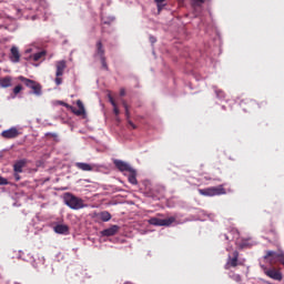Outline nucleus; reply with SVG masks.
Segmentation results:
<instances>
[{"label": "nucleus", "mask_w": 284, "mask_h": 284, "mask_svg": "<svg viewBox=\"0 0 284 284\" xmlns=\"http://www.w3.org/2000/svg\"><path fill=\"white\" fill-rule=\"evenodd\" d=\"M64 202L71 210H83L85 207L83 200L72 193L64 194Z\"/></svg>", "instance_id": "f257e3e1"}, {"label": "nucleus", "mask_w": 284, "mask_h": 284, "mask_svg": "<svg viewBox=\"0 0 284 284\" xmlns=\"http://www.w3.org/2000/svg\"><path fill=\"white\" fill-rule=\"evenodd\" d=\"M197 192L201 194V196H222L223 194L227 193L223 185L200 189Z\"/></svg>", "instance_id": "f03ea898"}, {"label": "nucleus", "mask_w": 284, "mask_h": 284, "mask_svg": "<svg viewBox=\"0 0 284 284\" xmlns=\"http://www.w3.org/2000/svg\"><path fill=\"white\" fill-rule=\"evenodd\" d=\"M68 68V62L65 60H60L55 62V84L61 85L63 83V73Z\"/></svg>", "instance_id": "7ed1b4c3"}, {"label": "nucleus", "mask_w": 284, "mask_h": 284, "mask_svg": "<svg viewBox=\"0 0 284 284\" xmlns=\"http://www.w3.org/2000/svg\"><path fill=\"white\" fill-rule=\"evenodd\" d=\"M18 80L24 83L27 88L33 90V94H36L37 97H41V85L39 84V82L30 80L23 75L18 77Z\"/></svg>", "instance_id": "20e7f679"}, {"label": "nucleus", "mask_w": 284, "mask_h": 284, "mask_svg": "<svg viewBox=\"0 0 284 284\" xmlns=\"http://www.w3.org/2000/svg\"><path fill=\"white\" fill-rule=\"evenodd\" d=\"M175 222H176V217H174V216H171L169 219H163V220L159 219V217H151L149 220L150 225H156L159 227H163V226L168 227V226L172 225V223H175Z\"/></svg>", "instance_id": "39448f33"}, {"label": "nucleus", "mask_w": 284, "mask_h": 284, "mask_svg": "<svg viewBox=\"0 0 284 284\" xmlns=\"http://www.w3.org/2000/svg\"><path fill=\"white\" fill-rule=\"evenodd\" d=\"M264 274L268 276V278H272L273 281H283V273H281V271L276 270L275 267H265Z\"/></svg>", "instance_id": "423d86ee"}, {"label": "nucleus", "mask_w": 284, "mask_h": 284, "mask_svg": "<svg viewBox=\"0 0 284 284\" xmlns=\"http://www.w3.org/2000/svg\"><path fill=\"white\" fill-rule=\"evenodd\" d=\"M77 105L79 110L64 103V106L70 108L71 112H73L75 116H83V114H85V106L83 105V102L81 100H77Z\"/></svg>", "instance_id": "0eeeda50"}, {"label": "nucleus", "mask_w": 284, "mask_h": 284, "mask_svg": "<svg viewBox=\"0 0 284 284\" xmlns=\"http://www.w3.org/2000/svg\"><path fill=\"white\" fill-rule=\"evenodd\" d=\"M19 134H21V132H19V129L14 126L1 132L2 139H17Z\"/></svg>", "instance_id": "6e6552de"}, {"label": "nucleus", "mask_w": 284, "mask_h": 284, "mask_svg": "<svg viewBox=\"0 0 284 284\" xmlns=\"http://www.w3.org/2000/svg\"><path fill=\"white\" fill-rule=\"evenodd\" d=\"M237 265H239V251H234L233 256L229 255V258L224 268L230 270V267H237Z\"/></svg>", "instance_id": "1a4fd4ad"}, {"label": "nucleus", "mask_w": 284, "mask_h": 284, "mask_svg": "<svg viewBox=\"0 0 284 284\" xmlns=\"http://www.w3.org/2000/svg\"><path fill=\"white\" fill-rule=\"evenodd\" d=\"M113 165L120 171V172H131L133 168H131L126 162L123 160H113Z\"/></svg>", "instance_id": "9d476101"}, {"label": "nucleus", "mask_w": 284, "mask_h": 284, "mask_svg": "<svg viewBox=\"0 0 284 284\" xmlns=\"http://www.w3.org/2000/svg\"><path fill=\"white\" fill-rule=\"evenodd\" d=\"M10 52V61H12V63H19V61H21V53L19 52V48L12 47Z\"/></svg>", "instance_id": "9b49d317"}, {"label": "nucleus", "mask_w": 284, "mask_h": 284, "mask_svg": "<svg viewBox=\"0 0 284 284\" xmlns=\"http://www.w3.org/2000/svg\"><path fill=\"white\" fill-rule=\"evenodd\" d=\"M95 57H99V59L105 57V48H103V41L101 40L95 43Z\"/></svg>", "instance_id": "f8f14e48"}, {"label": "nucleus", "mask_w": 284, "mask_h": 284, "mask_svg": "<svg viewBox=\"0 0 284 284\" xmlns=\"http://www.w3.org/2000/svg\"><path fill=\"white\" fill-rule=\"evenodd\" d=\"M119 232V225H112L101 232L102 236H114Z\"/></svg>", "instance_id": "ddd939ff"}, {"label": "nucleus", "mask_w": 284, "mask_h": 284, "mask_svg": "<svg viewBox=\"0 0 284 284\" xmlns=\"http://www.w3.org/2000/svg\"><path fill=\"white\" fill-rule=\"evenodd\" d=\"M75 168H78V170H82V172H92V170H94V166L83 162H77Z\"/></svg>", "instance_id": "4468645a"}, {"label": "nucleus", "mask_w": 284, "mask_h": 284, "mask_svg": "<svg viewBox=\"0 0 284 284\" xmlns=\"http://www.w3.org/2000/svg\"><path fill=\"white\" fill-rule=\"evenodd\" d=\"M68 232H70V227L65 224H58L54 226L55 234H68Z\"/></svg>", "instance_id": "2eb2a0df"}, {"label": "nucleus", "mask_w": 284, "mask_h": 284, "mask_svg": "<svg viewBox=\"0 0 284 284\" xmlns=\"http://www.w3.org/2000/svg\"><path fill=\"white\" fill-rule=\"evenodd\" d=\"M128 181L131 183V185H139V181L136 180V170L133 169L129 171Z\"/></svg>", "instance_id": "dca6fc26"}, {"label": "nucleus", "mask_w": 284, "mask_h": 284, "mask_svg": "<svg viewBox=\"0 0 284 284\" xmlns=\"http://www.w3.org/2000/svg\"><path fill=\"white\" fill-rule=\"evenodd\" d=\"M11 87H12L11 77L0 78V88H11Z\"/></svg>", "instance_id": "f3484780"}, {"label": "nucleus", "mask_w": 284, "mask_h": 284, "mask_svg": "<svg viewBox=\"0 0 284 284\" xmlns=\"http://www.w3.org/2000/svg\"><path fill=\"white\" fill-rule=\"evenodd\" d=\"M45 54L47 52L44 50L33 53L30 55V59H32V61H41L42 59H45Z\"/></svg>", "instance_id": "a211bd4d"}, {"label": "nucleus", "mask_w": 284, "mask_h": 284, "mask_svg": "<svg viewBox=\"0 0 284 284\" xmlns=\"http://www.w3.org/2000/svg\"><path fill=\"white\" fill-rule=\"evenodd\" d=\"M28 163V160L19 161L13 165V170L17 173L23 172V166Z\"/></svg>", "instance_id": "6ab92c4d"}, {"label": "nucleus", "mask_w": 284, "mask_h": 284, "mask_svg": "<svg viewBox=\"0 0 284 284\" xmlns=\"http://www.w3.org/2000/svg\"><path fill=\"white\" fill-rule=\"evenodd\" d=\"M99 219H101L104 223H108V221L112 219V215L110 214V212L104 211L99 214Z\"/></svg>", "instance_id": "aec40b11"}, {"label": "nucleus", "mask_w": 284, "mask_h": 284, "mask_svg": "<svg viewBox=\"0 0 284 284\" xmlns=\"http://www.w3.org/2000/svg\"><path fill=\"white\" fill-rule=\"evenodd\" d=\"M122 105L125 110L126 119H130V109H128V102L125 100H122Z\"/></svg>", "instance_id": "412c9836"}, {"label": "nucleus", "mask_w": 284, "mask_h": 284, "mask_svg": "<svg viewBox=\"0 0 284 284\" xmlns=\"http://www.w3.org/2000/svg\"><path fill=\"white\" fill-rule=\"evenodd\" d=\"M100 61H101L103 70H110V68L108 67V62H106L105 55L100 58Z\"/></svg>", "instance_id": "4be33fe9"}, {"label": "nucleus", "mask_w": 284, "mask_h": 284, "mask_svg": "<svg viewBox=\"0 0 284 284\" xmlns=\"http://www.w3.org/2000/svg\"><path fill=\"white\" fill-rule=\"evenodd\" d=\"M23 90V87L21 84H18L16 88H13V94H19Z\"/></svg>", "instance_id": "5701e85b"}, {"label": "nucleus", "mask_w": 284, "mask_h": 284, "mask_svg": "<svg viewBox=\"0 0 284 284\" xmlns=\"http://www.w3.org/2000/svg\"><path fill=\"white\" fill-rule=\"evenodd\" d=\"M0 185H10V182H8V179L0 175Z\"/></svg>", "instance_id": "b1692460"}, {"label": "nucleus", "mask_w": 284, "mask_h": 284, "mask_svg": "<svg viewBox=\"0 0 284 284\" xmlns=\"http://www.w3.org/2000/svg\"><path fill=\"white\" fill-rule=\"evenodd\" d=\"M109 102L113 108H116V101H114V98H112V95H109Z\"/></svg>", "instance_id": "393cba45"}, {"label": "nucleus", "mask_w": 284, "mask_h": 284, "mask_svg": "<svg viewBox=\"0 0 284 284\" xmlns=\"http://www.w3.org/2000/svg\"><path fill=\"white\" fill-rule=\"evenodd\" d=\"M113 112H114L115 116H119L120 111H119V106H116V104H115V106H113Z\"/></svg>", "instance_id": "a878e982"}, {"label": "nucleus", "mask_w": 284, "mask_h": 284, "mask_svg": "<svg viewBox=\"0 0 284 284\" xmlns=\"http://www.w3.org/2000/svg\"><path fill=\"white\" fill-rule=\"evenodd\" d=\"M45 136H51L52 139H57V133H47Z\"/></svg>", "instance_id": "bb28decb"}, {"label": "nucleus", "mask_w": 284, "mask_h": 284, "mask_svg": "<svg viewBox=\"0 0 284 284\" xmlns=\"http://www.w3.org/2000/svg\"><path fill=\"white\" fill-rule=\"evenodd\" d=\"M120 97H125V89L124 88L120 89Z\"/></svg>", "instance_id": "cd10ccee"}, {"label": "nucleus", "mask_w": 284, "mask_h": 284, "mask_svg": "<svg viewBox=\"0 0 284 284\" xmlns=\"http://www.w3.org/2000/svg\"><path fill=\"white\" fill-rule=\"evenodd\" d=\"M129 125L132 128V130H136V126L134 125V123L131 120H129Z\"/></svg>", "instance_id": "c85d7f7f"}, {"label": "nucleus", "mask_w": 284, "mask_h": 284, "mask_svg": "<svg viewBox=\"0 0 284 284\" xmlns=\"http://www.w3.org/2000/svg\"><path fill=\"white\" fill-rule=\"evenodd\" d=\"M14 179L16 181H21V175H19V173H14Z\"/></svg>", "instance_id": "c756f323"}, {"label": "nucleus", "mask_w": 284, "mask_h": 284, "mask_svg": "<svg viewBox=\"0 0 284 284\" xmlns=\"http://www.w3.org/2000/svg\"><path fill=\"white\" fill-rule=\"evenodd\" d=\"M161 3H162V2H159V3H158V10H159V12H161V10H162V8H163V6H161Z\"/></svg>", "instance_id": "7c9ffc66"}, {"label": "nucleus", "mask_w": 284, "mask_h": 284, "mask_svg": "<svg viewBox=\"0 0 284 284\" xmlns=\"http://www.w3.org/2000/svg\"><path fill=\"white\" fill-rule=\"evenodd\" d=\"M155 1V3H163V1H165V0H154Z\"/></svg>", "instance_id": "2f4dec72"}, {"label": "nucleus", "mask_w": 284, "mask_h": 284, "mask_svg": "<svg viewBox=\"0 0 284 284\" xmlns=\"http://www.w3.org/2000/svg\"><path fill=\"white\" fill-rule=\"evenodd\" d=\"M151 43H156V39L151 38Z\"/></svg>", "instance_id": "473e14b6"}, {"label": "nucleus", "mask_w": 284, "mask_h": 284, "mask_svg": "<svg viewBox=\"0 0 284 284\" xmlns=\"http://www.w3.org/2000/svg\"><path fill=\"white\" fill-rule=\"evenodd\" d=\"M196 1H199V3H205V1L207 0H196Z\"/></svg>", "instance_id": "72a5a7b5"}, {"label": "nucleus", "mask_w": 284, "mask_h": 284, "mask_svg": "<svg viewBox=\"0 0 284 284\" xmlns=\"http://www.w3.org/2000/svg\"><path fill=\"white\" fill-rule=\"evenodd\" d=\"M225 239H226V241H227L230 237H227V235H226Z\"/></svg>", "instance_id": "f704fd0d"}]
</instances>
